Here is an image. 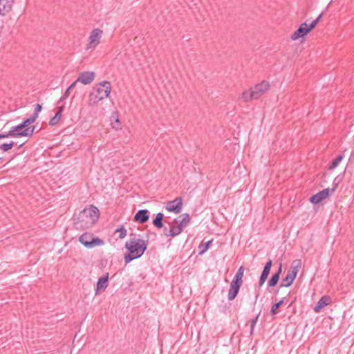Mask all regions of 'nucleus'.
<instances>
[{"label":"nucleus","mask_w":354,"mask_h":354,"mask_svg":"<svg viewBox=\"0 0 354 354\" xmlns=\"http://www.w3.org/2000/svg\"><path fill=\"white\" fill-rule=\"evenodd\" d=\"M125 248L129 250V253L124 255V259L126 263L135 259L140 257L147 248V241L137 238L131 237L125 243Z\"/></svg>","instance_id":"1"},{"label":"nucleus","mask_w":354,"mask_h":354,"mask_svg":"<svg viewBox=\"0 0 354 354\" xmlns=\"http://www.w3.org/2000/svg\"><path fill=\"white\" fill-rule=\"evenodd\" d=\"M99 210L97 207L90 206L84 208L76 218L77 228H89L98 220Z\"/></svg>","instance_id":"2"},{"label":"nucleus","mask_w":354,"mask_h":354,"mask_svg":"<svg viewBox=\"0 0 354 354\" xmlns=\"http://www.w3.org/2000/svg\"><path fill=\"white\" fill-rule=\"evenodd\" d=\"M190 221L189 215L188 214H183L174 220L172 223H169V229L165 227L164 234L166 236H176L181 233V232L189 225Z\"/></svg>","instance_id":"3"},{"label":"nucleus","mask_w":354,"mask_h":354,"mask_svg":"<svg viewBox=\"0 0 354 354\" xmlns=\"http://www.w3.org/2000/svg\"><path fill=\"white\" fill-rule=\"evenodd\" d=\"M111 91V84L107 81L100 82L93 88L88 96V105L93 106L103 99L109 97Z\"/></svg>","instance_id":"4"},{"label":"nucleus","mask_w":354,"mask_h":354,"mask_svg":"<svg viewBox=\"0 0 354 354\" xmlns=\"http://www.w3.org/2000/svg\"><path fill=\"white\" fill-rule=\"evenodd\" d=\"M34 122V118H29L21 124L11 127L9 131V136L12 137L31 136L34 132L35 127H28V126Z\"/></svg>","instance_id":"5"},{"label":"nucleus","mask_w":354,"mask_h":354,"mask_svg":"<svg viewBox=\"0 0 354 354\" xmlns=\"http://www.w3.org/2000/svg\"><path fill=\"white\" fill-rule=\"evenodd\" d=\"M243 266L239 267L230 283V288L227 292V299L229 301L234 300L237 296L240 288L243 284Z\"/></svg>","instance_id":"6"},{"label":"nucleus","mask_w":354,"mask_h":354,"mask_svg":"<svg viewBox=\"0 0 354 354\" xmlns=\"http://www.w3.org/2000/svg\"><path fill=\"white\" fill-rule=\"evenodd\" d=\"M301 266V261L296 259L293 261L291 266V270L288 271L287 275L283 279L281 283V287H289L293 283L295 279L297 277L299 268Z\"/></svg>","instance_id":"7"},{"label":"nucleus","mask_w":354,"mask_h":354,"mask_svg":"<svg viewBox=\"0 0 354 354\" xmlns=\"http://www.w3.org/2000/svg\"><path fill=\"white\" fill-rule=\"evenodd\" d=\"M80 242L88 248H92L97 245L104 244V241L99 239L95 238L92 234L85 233L80 236Z\"/></svg>","instance_id":"8"},{"label":"nucleus","mask_w":354,"mask_h":354,"mask_svg":"<svg viewBox=\"0 0 354 354\" xmlns=\"http://www.w3.org/2000/svg\"><path fill=\"white\" fill-rule=\"evenodd\" d=\"M103 31L99 28L93 30L88 38V44L86 46L87 50L95 49L100 43L102 37Z\"/></svg>","instance_id":"9"},{"label":"nucleus","mask_w":354,"mask_h":354,"mask_svg":"<svg viewBox=\"0 0 354 354\" xmlns=\"http://www.w3.org/2000/svg\"><path fill=\"white\" fill-rule=\"evenodd\" d=\"M335 189L336 186H334L332 189H324L323 190L319 192L316 194L313 195L309 200L312 203L317 204L327 198L330 194H332L335 192Z\"/></svg>","instance_id":"10"},{"label":"nucleus","mask_w":354,"mask_h":354,"mask_svg":"<svg viewBox=\"0 0 354 354\" xmlns=\"http://www.w3.org/2000/svg\"><path fill=\"white\" fill-rule=\"evenodd\" d=\"M270 88V84L267 81H262L251 87L254 100H258L264 93H266Z\"/></svg>","instance_id":"11"},{"label":"nucleus","mask_w":354,"mask_h":354,"mask_svg":"<svg viewBox=\"0 0 354 354\" xmlns=\"http://www.w3.org/2000/svg\"><path fill=\"white\" fill-rule=\"evenodd\" d=\"M183 207L182 199L180 197L167 203L165 209L171 212L178 214L181 212Z\"/></svg>","instance_id":"12"},{"label":"nucleus","mask_w":354,"mask_h":354,"mask_svg":"<svg viewBox=\"0 0 354 354\" xmlns=\"http://www.w3.org/2000/svg\"><path fill=\"white\" fill-rule=\"evenodd\" d=\"M95 79V73L92 71H85L80 73L77 82L87 85L90 84Z\"/></svg>","instance_id":"13"},{"label":"nucleus","mask_w":354,"mask_h":354,"mask_svg":"<svg viewBox=\"0 0 354 354\" xmlns=\"http://www.w3.org/2000/svg\"><path fill=\"white\" fill-rule=\"evenodd\" d=\"M310 31L308 29V24L304 22L300 25L299 28L291 35L292 40H297L306 35Z\"/></svg>","instance_id":"14"},{"label":"nucleus","mask_w":354,"mask_h":354,"mask_svg":"<svg viewBox=\"0 0 354 354\" xmlns=\"http://www.w3.org/2000/svg\"><path fill=\"white\" fill-rule=\"evenodd\" d=\"M272 261L270 259L266 263L259 279V283L260 286H262L265 283L266 280L267 279L272 267Z\"/></svg>","instance_id":"15"},{"label":"nucleus","mask_w":354,"mask_h":354,"mask_svg":"<svg viewBox=\"0 0 354 354\" xmlns=\"http://www.w3.org/2000/svg\"><path fill=\"white\" fill-rule=\"evenodd\" d=\"M14 0H0V15H6L12 8Z\"/></svg>","instance_id":"16"},{"label":"nucleus","mask_w":354,"mask_h":354,"mask_svg":"<svg viewBox=\"0 0 354 354\" xmlns=\"http://www.w3.org/2000/svg\"><path fill=\"white\" fill-rule=\"evenodd\" d=\"M149 218V212L147 209L139 210L134 216V220L140 223H146Z\"/></svg>","instance_id":"17"},{"label":"nucleus","mask_w":354,"mask_h":354,"mask_svg":"<svg viewBox=\"0 0 354 354\" xmlns=\"http://www.w3.org/2000/svg\"><path fill=\"white\" fill-rule=\"evenodd\" d=\"M108 278L109 273H106V276L100 277L95 290V295H97L99 292L104 291L108 286Z\"/></svg>","instance_id":"18"},{"label":"nucleus","mask_w":354,"mask_h":354,"mask_svg":"<svg viewBox=\"0 0 354 354\" xmlns=\"http://www.w3.org/2000/svg\"><path fill=\"white\" fill-rule=\"evenodd\" d=\"M330 298L328 296H323L317 303L313 310L315 313H319L322 308L329 304Z\"/></svg>","instance_id":"19"},{"label":"nucleus","mask_w":354,"mask_h":354,"mask_svg":"<svg viewBox=\"0 0 354 354\" xmlns=\"http://www.w3.org/2000/svg\"><path fill=\"white\" fill-rule=\"evenodd\" d=\"M239 99L243 102H248L254 100L252 88L244 91L239 96Z\"/></svg>","instance_id":"20"},{"label":"nucleus","mask_w":354,"mask_h":354,"mask_svg":"<svg viewBox=\"0 0 354 354\" xmlns=\"http://www.w3.org/2000/svg\"><path fill=\"white\" fill-rule=\"evenodd\" d=\"M63 110H64L63 106H60L59 108V109H58L57 112L56 113V114L55 115V116L50 119V120L49 122L50 125L54 126L59 122V120L62 118V113Z\"/></svg>","instance_id":"21"},{"label":"nucleus","mask_w":354,"mask_h":354,"mask_svg":"<svg viewBox=\"0 0 354 354\" xmlns=\"http://www.w3.org/2000/svg\"><path fill=\"white\" fill-rule=\"evenodd\" d=\"M281 272V266H280L279 271L277 273L274 274L270 279V280L268 281L269 286L274 287L277 285V283H278L279 279V275H280Z\"/></svg>","instance_id":"22"},{"label":"nucleus","mask_w":354,"mask_h":354,"mask_svg":"<svg viewBox=\"0 0 354 354\" xmlns=\"http://www.w3.org/2000/svg\"><path fill=\"white\" fill-rule=\"evenodd\" d=\"M164 218V214L162 213H158L156 216V218L153 221V224L157 228L162 227V219Z\"/></svg>","instance_id":"23"},{"label":"nucleus","mask_w":354,"mask_h":354,"mask_svg":"<svg viewBox=\"0 0 354 354\" xmlns=\"http://www.w3.org/2000/svg\"><path fill=\"white\" fill-rule=\"evenodd\" d=\"M212 240L207 241L205 243L203 242L198 247V250H199L198 254L201 255L204 254L209 248V245L212 243Z\"/></svg>","instance_id":"24"},{"label":"nucleus","mask_w":354,"mask_h":354,"mask_svg":"<svg viewBox=\"0 0 354 354\" xmlns=\"http://www.w3.org/2000/svg\"><path fill=\"white\" fill-rule=\"evenodd\" d=\"M343 157V154H340L336 158H335L333 160L331 165L329 166V169L333 170L336 168L339 165V162L342 160Z\"/></svg>","instance_id":"25"},{"label":"nucleus","mask_w":354,"mask_h":354,"mask_svg":"<svg viewBox=\"0 0 354 354\" xmlns=\"http://www.w3.org/2000/svg\"><path fill=\"white\" fill-rule=\"evenodd\" d=\"M112 118L115 120L113 122H111V124L113 129L115 130H120L122 129L121 123L118 118V116L112 115Z\"/></svg>","instance_id":"26"},{"label":"nucleus","mask_w":354,"mask_h":354,"mask_svg":"<svg viewBox=\"0 0 354 354\" xmlns=\"http://www.w3.org/2000/svg\"><path fill=\"white\" fill-rule=\"evenodd\" d=\"M283 303V300L282 299L272 306L271 310H270V313L272 315H276L277 309L281 306V304Z\"/></svg>","instance_id":"27"},{"label":"nucleus","mask_w":354,"mask_h":354,"mask_svg":"<svg viewBox=\"0 0 354 354\" xmlns=\"http://www.w3.org/2000/svg\"><path fill=\"white\" fill-rule=\"evenodd\" d=\"M14 142L11 141L10 143H4L0 145V149L3 150V151H7L10 149H11L14 146Z\"/></svg>","instance_id":"28"},{"label":"nucleus","mask_w":354,"mask_h":354,"mask_svg":"<svg viewBox=\"0 0 354 354\" xmlns=\"http://www.w3.org/2000/svg\"><path fill=\"white\" fill-rule=\"evenodd\" d=\"M261 311L256 315V317L251 321L250 324V333L252 334L254 331V326L258 321L259 317L260 315Z\"/></svg>","instance_id":"29"},{"label":"nucleus","mask_w":354,"mask_h":354,"mask_svg":"<svg viewBox=\"0 0 354 354\" xmlns=\"http://www.w3.org/2000/svg\"><path fill=\"white\" fill-rule=\"evenodd\" d=\"M41 109H42L41 105L37 104L35 109V113L30 118H34L35 121L38 117V113L41 111Z\"/></svg>","instance_id":"30"},{"label":"nucleus","mask_w":354,"mask_h":354,"mask_svg":"<svg viewBox=\"0 0 354 354\" xmlns=\"http://www.w3.org/2000/svg\"><path fill=\"white\" fill-rule=\"evenodd\" d=\"M116 232L120 233V235H119L120 239H123L127 236V230L123 227L117 229Z\"/></svg>","instance_id":"31"},{"label":"nucleus","mask_w":354,"mask_h":354,"mask_svg":"<svg viewBox=\"0 0 354 354\" xmlns=\"http://www.w3.org/2000/svg\"><path fill=\"white\" fill-rule=\"evenodd\" d=\"M317 21L315 20L312 21V23L310 25H308V29L309 31H311L317 24Z\"/></svg>","instance_id":"32"},{"label":"nucleus","mask_w":354,"mask_h":354,"mask_svg":"<svg viewBox=\"0 0 354 354\" xmlns=\"http://www.w3.org/2000/svg\"><path fill=\"white\" fill-rule=\"evenodd\" d=\"M71 90V89H69V87L66 90L64 95L61 97L60 101L63 100L64 99H66V97H68L69 96Z\"/></svg>","instance_id":"33"},{"label":"nucleus","mask_w":354,"mask_h":354,"mask_svg":"<svg viewBox=\"0 0 354 354\" xmlns=\"http://www.w3.org/2000/svg\"><path fill=\"white\" fill-rule=\"evenodd\" d=\"M11 137L9 136V132L7 134L0 133V139Z\"/></svg>","instance_id":"34"},{"label":"nucleus","mask_w":354,"mask_h":354,"mask_svg":"<svg viewBox=\"0 0 354 354\" xmlns=\"http://www.w3.org/2000/svg\"><path fill=\"white\" fill-rule=\"evenodd\" d=\"M78 82H77V80L73 82L68 87H69V89H73V88H75V86H76L77 83Z\"/></svg>","instance_id":"35"},{"label":"nucleus","mask_w":354,"mask_h":354,"mask_svg":"<svg viewBox=\"0 0 354 354\" xmlns=\"http://www.w3.org/2000/svg\"><path fill=\"white\" fill-rule=\"evenodd\" d=\"M322 14H320L315 19V21H317V23H319V21H320V19H322Z\"/></svg>","instance_id":"36"}]
</instances>
